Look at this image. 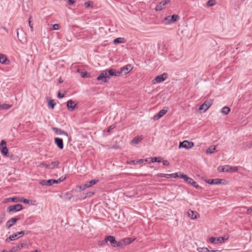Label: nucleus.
<instances>
[{
  "label": "nucleus",
  "instance_id": "45",
  "mask_svg": "<svg viewBox=\"0 0 252 252\" xmlns=\"http://www.w3.org/2000/svg\"><path fill=\"white\" fill-rule=\"evenodd\" d=\"M81 76L82 77H89L90 76V74H88L87 72H82L81 74Z\"/></svg>",
  "mask_w": 252,
  "mask_h": 252
},
{
  "label": "nucleus",
  "instance_id": "6",
  "mask_svg": "<svg viewBox=\"0 0 252 252\" xmlns=\"http://www.w3.org/2000/svg\"><path fill=\"white\" fill-rule=\"evenodd\" d=\"M194 145V143L192 142H189L187 140H185L182 142H180L179 144V148H185L187 149L192 148Z\"/></svg>",
  "mask_w": 252,
  "mask_h": 252
},
{
  "label": "nucleus",
  "instance_id": "21",
  "mask_svg": "<svg viewBox=\"0 0 252 252\" xmlns=\"http://www.w3.org/2000/svg\"><path fill=\"white\" fill-rule=\"evenodd\" d=\"M106 240L107 242H110L111 245L113 246L114 247H115V244L116 243V241L115 238L113 236H106Z\"/></svg>",
  "mask_w": 252,
  "mask_h": 252
},
{
  "label": "nucleus",
  "instance_id": "51",
  "mask_svg": "<svg viewBox=\"0 0 252 252\" xmlns=\"http://www.w3.org/2000/svg\"><path fill=\"white\" fill-rule=\"evenodd\" d=\"M20 201L23 202L25 204H29V200L28 199H25V198H22V199L20 200Z\"/></svg>",
  "mask_w": 252,
  "mask_h": 252
},
{
  "label": "nucleus",
  "instance_id": "31",
  "mask_svg": "<svg viewBox=\"0 0 252 252\" xmlns=\"http://www.w3.org/2000/svg\"><path fill=\"white\" fill-rule=\"evenodd\" d=\"M216 150V147L215 146H212L207 149L206 153L207 154H212Z\"/></svg>",
  "mask_w": 252,
  "mask_h": 252
},
{
  "label": "nucleus",
  "instance_id": "43",
  "mask_svg": "<svg viewBox=\"0 0 252 252\" xmlns=\"http://www.w3.org/2000/svg\"><path fill=\"white\" fill-rule=\"evenodd\" d=\"M11 201L13 202H17L19 200L16 197L9 198L7 199V201Z\"/></svg>",
  "mask_w": 252,
  "mask_h": 252
},
{
  "label": "nucleus",
  "instance_id": "8",
  "mask_svg": "<svg viewBox=\"0 0 252 252\" xmlns=\"http://www.w3.org/2000/svg\"><path fill=\"white\" fill-rule=\"evenodd\" d=\"M170 2V0H165L164 1H162L158 4L156 6V11H160L166 7V5L167 3H169Z\"/></svg>",
  "mask_w": 252,
  "mask_h": 252
},
{
  "label": "nucleus",
  "instance_id": "57",
  "mask_svg": "<svg viewBox=\"0 0 252 252\" xmlns=\"http://www.w3.org/2000/svg\"><path fill=\"white\" fill-rule=\"evenodd\" d=\"M115 126L114 125H111L108 128V129H107V131L108 132H109L111 129H113L115 128Z\"/></svg>",
  "mask_w": 252,
  "mask_h": 252
},
{
  "label": "nucleus",
  "instance_id": "53",
  "mask_svg": "<svg viewBox=\"0 0 252 252\" xmlns=\"http://www.w3.org/2000/svg\"><path fill=\"white\" fill-rule=\"evenodd\" d=\"M161 161H162L163 164L164 165L168 166L170 164L168 160H162Z\"/></svg>",
  "mask_w": 252,
  "mask_h": 252
},
{
  "label": "nucleus",
  "instance_id": "52",
  "mask_svg": "<svg viewBox=\"0 0 252 252\" xmlns=\"http://www.w3.org/2000/svg\"><path fill=\"white\" fill-rule=\"evenodd\" d=\"M220 239L221 240V243L224 242L225 240H226L228 239L227 237L224 236V237H220Z\"/></svg>",
  "mask_w": 252,
  "mask_h": 252
},
{
  "label": "nucleus",
  "instance_id": "62",
  "mask_svg": "<svg viewBox=\"0 0 252 252\" xmlns=\"http://www.w3.org/2000/svg\"><path fill=\"white\" fill-rule=\"evenodd\" d=\"M209 252H220V251L219 250H209Z\"/></svg>",
  "mask_w": 252,
  "mask_h": 252
},
{
  "label": "nucleus",
  "instance_id": "19",
  "mask_svg": "<svg viewBox=\"0 0 252 252\" xmlns=\"http://www.w3.org/2000/svg\"><path fill=\"white\" fill-rule=\"evenodd\" d=\"M16 222V220L15 218H12L9 220H8L6 224L5 227L7 229H9L11 227H12L15 223Z\"/></svg>",
  "mask_w": 252,
  "mask_h": 252
},
{
  "label": "nucleus",
  "instance_id": "2",
  "mask_svg": "<svg viewBox=\"0 0 252 252\" xmlns=\"http://www.w3.org/2000/svg\"><path fill=\"white\" fill-rule=\"evenodd\" d=\"M213 100L212 99H209L205 101L202 104L199 106V110H203L204 112L207 111L213 104Z\"/></svg>",
  "mask_w": 252,
  "mask_h": 252
},
{
  "label": "nucleus",
  "instance_id": "49",
  "mask_svg": "<svg viewBox=\"0 0 252 252\" xmlns=\"http://www.w3.org/2000/svg\"><path fill=\"white\" fill-rule=\"evenodd\" d=\"M40 166H42L44 167H45L46 168L49 169V164H47V163H44V162L40 163Z\"/></svg>",
  "mask_w": 252,
  "mask_h": 252
},
{
  "label": "nucleus",
  "instance_id": "54",
  "mask_svg": "<svg viewBox=\"0 0 252 252\" xmlns=\"http://www.w3.org/2000/svg\"><path fill=\"white\" fill-rule=\"evenodd\" d=\"M5 214L3 213L1 214V216L0 217V223H2L3 222L4 218L5 217Z\"/></svg>",
  "mask_w": 252,
  "mask_h": 252
},
{
  "label": "nucleus",
  "instance_id": "25",
  "mask_svg": "<svg viewBox=\"0 0 252 252\" xmlns=\"http://www.w3.org/2000/svg\"><path fill=\"white\" fill-rule=\"evenodd\" d=\"M60 162L59 161H54L52 162H51V165H49V169H53L55 168V167H58V166L59 165Z\"/></svg>",
  "mask_w": 252,
  "mask_h": 252
},
{
  "label": "nucleus",
  "instance_id": "35",
  "mask_svg": "<svg viewBox=\"0 0 252 252\" xmlns=\"http://www.w3.org/2000/svg\"><path fill=\"white\" fill-rule=\"evenodd\" d=\"M123 240L124 245L129 244L132 242V240L130 238H125Z\"/></svg>",
  "mask_w": 252,
  "mask_h": 252
},
{
  "label": "nucleus",
  "instance_id": "40",
  "mask_svg": "<svg viewBox=\"0 0 252 252\" xmlns=\"http://www.w3.org/2000/svg\"><path fill=\"white\" fill-rule=\"evenodd\" d=\"M123 245H124L123 240H122L121 241L118 242L116 241L115 247H122Z\"/></svg>",
  "mask_w": 252,
  "mask_h": 252
},
{
  "label": "nucleus",
  "instance_id": "3",
  "mask_svg": "<svg viewBox=\"0 0 252 252\" xmlns=\"http://www.w3.org/2000/svg\"><path fill=\"white\" fill-rule=\"evenodd\" d=\"M23 209V206L20 204H17L14 205H10L7 208V212H16Z\"/></svg>",
  "mask_w": 252,
  "mask_h": 252
},
{
  "label": "nucleus",
  "instance_id": "9",
  "mask_svg": "<svg viewBox=\"0 0 252 252\" xmlns=\"http://www.w3.org/2000/svg\"><path fill=\"white\" fill-rule=\"evenodd\" d=\"M238 170V167L236 166H225L222 167L220 171L221 172H235Z\"/></svg>",
  "mask_w": 252,
  "mask_h": 252
},
{
  "label": "nucleus",
  "instance_id": "55",
  "mask_svg": "<svg viewBox=\"0 0 252 252\" xmlns=\"http://www.w3.org/2000/svg\"><path fill=\"white\" fill-rule=\"evenodd\" d=\"M94 194V192H89L86 193V197H90Z\"/></svg>",
  "mask_w": 252,
  "mask_h": 252
},
{
  "label": "nucleus",
  "instance_id": "17",
  "mask_svg": "<svg viewBox=\"0 0 252 252\" xmlns=\"http://www.w3.org/2000/svg\"><path fill=\"white\" fill-rule=\"evenodd\" d=\"M206 182L210 185H220L221 180L219 179L206 180Z\"/></svg>",
  "mask_w": 252,
  "mask_h": 252
},
{
  "label": "nucleus",
  "instance_id": "10",
  "mask_svg": "<svg viewBox=\"0 0 252 252\" xmlns=\"http://www.w3.org/2000/svg\"><path fill=\"white\" fill-rule=\"evenodd\" d=\"M66 106L68 110L72 111L76 107L77 103L72 100L70 99L67 101Z\"/></svg>",
  "mask_w": 252,
  "mask_h": 252
},
{
  "label": "nucleus",
  "instance_id": "4",
  "mask_svg": "<svg viewBox=\"0 0 252 252\" xmlns=\"http://www.w3.org/2000/svg\"><path fill=\"white\" fill-rule=\"evenodd\" d=\"M167 74L165 73H163V74L157 76L155 77V78L152 81V83L153 84H156V83H159L163 81H164L167 78Z\"/></svg>",
  "mask_w": 252,
  "mask_h": 252
},
{
  "label": "nucleus",
  "instance_id": "44",
  "mask_svg": "<svg viewBox=\"0 0 252 252\" xmlns=\"http://www.w3.org/2000/svg\"><path fill=\"white\" fill-rule=\"evenodd\" d=\"M65 177H62L58 180H55L56 182H54V183L56 184L60 183L61 182L63 181L65 179Z\"/></svg>",
  "mask_w": 252,
  "mask_h": 252
},
{
  "label": "nucleus",
  "instance_id": "33",
  "mask_svg": "<svg viewBox=\"0 0 252 252\" xmlns=\"http://www.w3.org/2000/svg\"><path fill=\"white\" fill-rule=\"evenodd\" d=\"M12 107V105L11 104H0V108L1 109H8Z\"/></svg>",
  "mask_w": 252,
  "mask_h": 252
},
{
  "label": "nucleus",
  "instance_id": "22",
  "mask_svg": "<svg viewBox=\"0 0 252 252\" xmlns=\"http://www.w3.org/2000/svg\"><path fill=\"white\" fill-rule=\"evenodd\" d=\"M0 63L4 64H7L9 63V61L5 55L0 54Z\"/></svg>",
  "mask_w": 252,
  "mask_h": 252
},
{
  "label": "nucleus",
  "instance_id": "20",
  "mask_svg": "<svg viewBox=\"0 0 252 252\" xmlns=\"http://www.w3.org/2000/svg\"><path fill=\"white\" fill-rule=\"evenodd\" d=\"M19 238V236H18L17 233H16L12 234V235L9 236L8 238H7L5 239V242H9L10 241H14V240H17Z\"/></svg>",
  "mask_w": 252,
  "mask_h": 252
},
{
  "label": "nucleus",
  "instance_id": "28",
  "mask_svg": "<svg viewBox=\"0 0 252 252\" xmlns=\"http://www.w3.org/2000/svg\"><path fill=\"white\" fill-rule=\"evenodd\" d=\"M230 111V109L228 107L224 106L221 109V112L223 114L227 115L229 113Z\"/></svg>",
  "mask_w": 252,
  "mask_h": 252
},
{
  "label": "nucleus",
  "instance_id": "30",
  "mask_svg": "<svg viewBox=\"0 0 252 252\" xmlns=\"http://www.w3.org/2000/svg\"><path fill=\"white\" fill-rule=\"evenodd\" d=\"M98 182V180L94 179V180H91L90 181L87 182V183L88 184V185L90 188V187H91L92 186H93V185L97 184Z\"/></svg>",
  "mask_w": 252,
  "mask_h": 252
},
{
  "label": "nucleus",
  "instance_id": "50",
  "mask_svg": "<svg viewBox=\"0 0 252 252\" xmlns=\"http://www.w3.org/2000/svg\"><path fill=\"white\" fill-rule=\"evenodd\" d=\"M178 177V173L170 174V178H176Z\"/></svg>",
  "mask_w": 252,
  "mask_h": 252
},
{
  "label": "nucleus",
  "instance_id": "26",
  "mask_svg": "<svg viewBox=\"0 0 252 252\" xmlns=\"http://www.w3.org/2000/svg\"><path fill=\"white\" fill-rule=\"evenodd\" d=\"M17 36L19 39V40L22 43H25L26 42V37L24 35L22 36L21 37H19V32L17 31Z\"/></svg>",
  "mask_w": 252,
  "mask_h": 252
},
{
  "label": "nucleus",
  "instance_id": "61",
  "mask_svg": "<svg viewBox=\"0 0 252 252\" xmlns=\"http://www.w3.org/2000/svg\"><path fill=\"white\" fill-rule=\"evenodd\" d=\"M68 1L70 4H73L74 3V1L73 0H68Z\"/></svg>",
  "mask_w": 252,
  "mask_h": 252
},
{
  "label": "nucleus",
  "instance_id": "58",
  "mask_svg": "<svg viewBox=\"0 0 252 252\" xmlns=\"http://www.w3.org/2000/svg\"><path fill=\"white\" fill-rule=\"evenodd\" d=\"M85 5L86 7H89V6H90V1L86 2L85 3Z\"/></svg>",
  "mask_w": 252,
  "mask_h": 252
},
{
  "label": "nucleus",
  "instance_id": "39",
  "mask_svg": "<svg viewBox=\"0 0 252 252\" xmlns=\"http://www.w3.org/2000/svg\"><path fill=\"white\" fill-rule=\"evenodd\" d=\"M197 251L199 252H209V249L207 248H198Z\"/></svg>",
  "mask_w": 252,
  "mask_h": 252
},
{
  "label": "nucleus",
  "instance_id": "34",
  "mask_svg": "<svg viewBox=\"0 0 252 252\" xmlns=\"http://www.w3.org/2000/svg\"><path fill=\"white\" fill-rule=\"evenodd\" d=\"M124 42V38L122 37H119L114 40V43L116 44L118 43H123Z\"/></svg>",
  "mask_w": 252,
  "mask_h": 252
},
{
  "label": "nucleus",
  "instance_id": "16",
  "mask_svg": "<svg viewBox=\"0 0 252 252\" xmlns=\"http://www.w3.org/2000/svg\"><path fill=\"white\" fill-rule=\"evenodd\" d=\"M55 143L60 149H63V144L62 139L58 137L55 138Z\"/></svg>",
  "mask_w": 252,
  "mask_h": 252
},
{
  "label": "nucleus",
  "instance_id": "1",
  "mask_svg": "<svg viewBox=\"0 0 252 252\" xmlns=\"http://www.w3.org/2000/svg\"><path fill=\"white\" fill-rule=\"evenodd\" d=\"M121 72L117 71L115 69L105 70L101 72L97 77L98 81H101L103 82H107L110 79V76H119Z\"/></svg>",
  "mask_w": 252,
  "mask_h": 252
},
{
  "label": "nucleus",
  "instance_id": "60",
  "mask_svg": "<svg viewBox=\"0 0 252 252\" xmlns=\"http://www.w3.org/2000/svg\"><path fill=\"white\" fill-rule=\"evenodd\" d=\"M144 161V159H139L138 160H137L136 161V163H143Z\"/></svg>",
  "mask_w": 252,
  "mask_h": 252
},
{
  "label": "nucleus",
  "instance_id": "37",
  "mask_svg": "<svg viewBox=\"0 0 252 252\" xmlns=\"http://www.w3.org/2000/svg\"><path fill=\"white\" fill-rule=\"evenodd\" d=\"M216 1L215 0H209L207 2L206 4L208 6H212L214 5Z\"/></svg>",
  "mask_w": 252,
  "mask_h": 252
},
{
  "label": "nucleus",
  "instance_id": "13",
  "mask_svg": "<svg viewBox=\"0 0 252 252\" xmlns=\"http://www.w3.org/2000/svg\"><path fill=\"white\" fill-rule=\"evenodd\" d=\"M132 68L133 67L132 65L130 64H128L122 67L121 69V71L120 72H121V74L124 72L125 74H126L129 72L132 69Z\"/></svg>",
  "mask_w": 252,
  "mask_h": 252
},
{
  "label": "nucleus",
  "instance_id": "46",
  "mask_svg": "<svg viewBox=\"0 0 252 252\" xmlns=\"http://www.w3.org/2000/svg\"><path fill=\"white\" fill-rule=\"evenodd\" d=\"M17 233L18 236H19V238H20V237H22V236H23L26 234V231H21L20 232H17Z\"/></svg>",
  "mask_w": 252,
  "mask_h": 252
},
{
  "label": "nucleus",
  "instance_id": "59",
  "mask_svg": "<svg viewBox=\"0 0 252 252\" xmlns=\"http://www.w3.org/2000/svg\"><path fill=\"white\" fill-rule=\"evenodd\" d=\"M246 147L247 148H251L252 147V142L250 143V144H248L246 145Z\"/></svg>",
  "mask_w": 252,
  "mask_h": 252
},
{
  "label": "nucleus",
  "instance_id": "48",
  "mask_svg": "<svg viewBox=\"0 0 252 252\" xmlns=\"http://www.w3.org/2000/svg\"><path fill=\"white\" fill-rule=\"evenodd\" d=\"M107 242V241L106 237L104 240H103L102 241H100L98 242V245H103L105 244Z\"/></svg>",
  "mask_w": 252,
  "mask_h": 252
},
{
  "label": "nucleus",
  "instance_id": "11",
  "mask_svg": "<svg viewBox=\"0 0 252 252\" xmlns=\"http://www.w3.org/2000/svg\"><path fill=\"white\" fill-rule=\"evenodd\" d=\"M188 215L192 220L196 219L199 217V215L197 212L191 210H189L188 211Z\"/></svg>",
  "mask_w": 252,
  "mask_h": 252
},
{
  "label": "nucleus",
  "instance_id": "15",
  "mask_svg": "<svg viewBox=\"0 0 252 252\" xmlns=\"http://www.w3.org/2000/svg\"><path fill=\"white\" fill-rule=\"evenodd\" d=\"M186 182L187 183H188L190 185H191L196 189H201V188L199 186V185H198L197 184V183L196 182H195L192 179H191L189 177H188Z\"/></svg>",
  "mask_w": 252,
  "mask_h": 252
},
{
  "label": "nucleus",
  "instance_id": "56",
  "mask_svg": "<svg viewBox=\"0 0 252 252\" xmlns=\"http://www.w3.org/2000/svg\"><path fill=\"white\" fill-rule=\"evenodd\" d=\"M252 212V207L248 208L247 210L246 213L247 214H250Z\"/></svg>",
  "mask_w": 252,
  "mask_h": 252
},
{
  "label": "nucleus",
  "instance_id": "38",
  "mask_svg": "<svg viewBox=\"0 0 252 252\" xmlns=\"http://www.w3.org/2000/svg\"><path fill=\"white\" fill-rule=\"evenodd\" d=\"M158 176L160 177H165L169 178H170V174L159 173L158 174Z\"/></svg>",
  "mask_w": 252,
  "mask_h": 252
},
{
  "label": "nucleus",
  "instance_id": "5",
  "mask_svg": "<svg viewBox=\"0 0 252 252\" xmlns=\"http://www.w3.org/2000/svg\"><path fill=\"white\" fill-rule=\"evenodd\" d=\"M0 150L2 154L6 157H9V155H8V150L6 147V143L3 140H1L0 142Z\"/></svg>",
  "mask_w": 252,
  "mask_h": 252
},
{
  "label": "nucleus",
  "instance_id": "63",
  "mask_svg": "<svg viewBox=\"0 0 252 252\" xmlns=\"http://www.w3.org/2000/svg\"><path fill=\"white\" fill-rule=\"evenodd\" d=\"M144 160H145L146 162H151V158H146V159H144Z\"/></svg>",
  "mask_w": 252,
  "mask_h": 252
},
{
  "label": "nucleus",
  "instance_id": "64",
  "mask_svg": "<svg viewBox=\"0 0 252 252\" xmlns=\"http://www.w3.org/2000/svg\"><path fill=\"white\" fill-rule=\"evenodd\" d=\"M129 163H132V164H136V160H132Z\"/></svg>",
  "mask_w": 252,
  "mask_h": 252
},
{
  "label": "nucleus",
  "instance_id": "18",
  "mask_svg": "<svg viewBox=\"0 0 252 252\" xmlns=\"http://www.w3.org/2000/svg\"><path fill=\"white\" fill-rule=\"evenodd\" d=\"M52 129L57 134L64 135L66 136H68L67 133L66 131H65L61 129H59L57 127H52Z\"/></svg>",
  "mask_w": 252,
  "mask_h": 252
},
{
  "label": "nucleus",
  "instance_id": "27",
  "mask_svg": "<svg viewBox=\"0 0 252 252\" xmlns=\"http://www.w3.org/2000/svg\"><path fill=\"white\" fill-rule=\"evenodd\" d=\"M142 139V136H138L137 137L133 138L131 141V143L134 144H138Z\"/></svg>",
  "mask_w": 252,
  "mask_h": 252
},
{
  "label": "nucleus",
  "instance_id": "32",
  "mask_svg": "<svg viewBox=\"0 0 252 252\" xmlns=\"http://www.w3.org/2000/svg\"><path fill=\"white\" fill-rule=\"evenodd\" d=\"M162 160V158L161 157H154L151 158V161L152 162H161Z\"/></svg>",
  "mask_w": 252,
  "mask_h": 252
},
{
  "label": "nucleus",
  "instance_id": "23",
  "mask_svg": "<svg viewBox=\"0 0 252 252\" xmlns=\"http://www.w3.org/2000/svg\"><path fill=\"white\" fill-rule=\"evenodd\" d=\"M210 241L212 243H215V244L221 243V240L220 239V237H211L210 238Z\"/></svg>",
  "mask_w": 252,
  "mask_h": 252
},
{
  "label": "nucleus",
  "instance_id": "42",
  "mask_svg": "<svg viewBox=\"0 0 252 252\" xmlns=\"http://www.w3.org/2000/svg\"><path fill=\"white\" fill-rule=\"evenodd\" d=\"M53 30H58L60 29V26L59 24H55L52 25Z\"/></svg>",
  "mask_w": 252,
  "mask_h": 252
},
{
  "label": "nucleus",
  "instance_id": "14",
  "mask_svg": "<svg viewBox=\"0 0 252 252\" xmlns=\"http://www.w3.org/2000/svg\"><path fill=\"white\" fill-rule=\"evenodd\" d=\"M167 112V109H162L160 110L158 113L154 116V118L155 120H158L165 115Z\"/></svg>",
  "mask_w": 252,
  "mask_h": 252
},
{
  "label": "nucleus",
  "instance_id": "29",
  "mask_svg": "<svg viewBox=\"0 0 252 252\" xmlns=\"http://www.w3.org/2000/svg\"><path fill=\"white\" fill-rule=\"evenodd\" d=\"M56 103L55 100L53 99H51V100H49V101L48 102V107L52 109H54L55 106L56 105Z\"/></svg>",
  "mask_w": 252,
  "mask_h": 252
},
{
  "label": "nucleus",
  "instance_id": "36",
  "mask_svg": "<svg viewBox=\"0 0 252 252\" xmlns=\"http://www.w3.org/2000/svg\"><path fill=\"white\" fill-rule=\"evenodd\" d=\"M178 177L184 179L186 181L188 178V176L186 174L180 172L178 173Z\"/></svg>",
  "mask_w": 252,
  "mask_h": 252
},
{
  "label": "nucleus",
  "instance_id": "12",
  "mask_svg": "<svg viewBox=\"0 0 252 252\" xmlns=\"http://www.w3.org/2000/svg\"><path fill=\"white\" fill-rule=\"evenodd\" d=\"M55 180L50 179L48 180H41L39 183L42 186H50L55 184Z\"/></svg>",
  "mask_w": 252,
  "mask_h": 252
},
{
  "label": "nucleus",
  "instance_id": "24",
  "mask_svg": "<svg viewBox=\"0 0 252 252\" xmlns=\"http://www.w3.org/2000/svg\"><path fill=\"white\" fill-rule=\"evenodd\" d=\"M26 243H21L16 247H14L11 249V250H14L13 252H17L18 250H21L22 248L26 246Z\"/></svg>",
  "mask_w": 252,
  "mask_h": 252
},
{
  "label": "nucleus",
  "instance_id": "41",
  "mask_svg": "<svg viewBox=\"0 0 252 252\" xmlns=\"http://www.w3.org/2000/svg\"><path fill=\"white\" fill-rule=\"evenodd\" d=\"M88 188H89V187L88 186V184L87 183L82 186H79V188L81 190H84Z\"/></svg>",
  "mask_w": 252,
  "mask_h": 252
},
{
  "label": "nucleus",
  "instance_id": "47",
  "mask_svg": "<svg viewBox=\"0 0 252 252\" xmlns=\"http://www.w3.org/2000/svg\"><path fill=\"white\" fill-rule=\"evenodd\" d=\"M66 93H61L60 92H59L58 94V95H57V96L59 98H62L65 95Z\"/></svg>",
  "mask_w": 252,
  "mask_h": 252
},
{
  "label": "nucleus",
  "instance_id": "7",
  "mask_svg": "<svg viewBox=\"0 0 252 252\" xmlns=\"http://www.w3.org/2000/svg\"><path fill=\"white\" fill-rule=\"evenodd\" d=\"M179 16L177 14H174L172 16H166L164 20L167 21V24H170L177 21L179 19Z\"/></svg>",
  "mask_w": 252,
  "mask_h": 252
}]
</instances>
